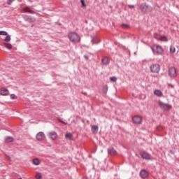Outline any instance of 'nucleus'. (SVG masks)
Listing matches in <instances>:
<instances>
[{"mask_svg":"<svg viewBox=\"0 0 179 179\" xmlns=\"http://www.w3.org/2000/svg\"><path fill=\"white\" fill-rule=\"evenodd\" d=\"M68 38H69L71 43H80V36L76 32H70L68 34Z\"/></svg>","mask_w":179,"mask_h":179,"instance_id":"obj_1","label":"nucleus"},{"mask_svg":"<svg viewBox=\"0 0 179 179\" xmlns=\"http://www.w3.org/2000/svg\"><path fill=\"white\" fill-rule=\"evenodd\" d=\"M151 48L154 54H157V55H162L164 52L163 48L159 45H153Z\"/></svg>","mask_w":179,"mask_h":179,"instance_id":"obj_2","label":"nucleus"},{"mask_svg":"<svg viewBox=\"0 0 179 179\" xmlns=\"http://www.w3.org/2000/svg\"><path fill=\"white\" fill-rule=\"evenodd\" d=\"M150 70L152 73H159V72H160V65L158 64H151L150 66Z\"/></svg>","mask_w":179,"mask_h":179,"instance_id":"obj_3","label":"nucleus"},{"mask_svg":"<svg viewBox=\"0 0 179 179\" xmlns=\"http://www.w3.org/2000/svg\"><path fill=\"white\" fill-rule=\"evenodd\" d=\"M140 9L141 12L143 13H148V12H152V7L146 5L145 3H143L140 6Z\"/></svg>","mask_w":179,"mask_h":179,"instance_id":"obj_4","label":"nucleus"},{"mask_svg":"<svg viewBox=\"0 0 179 179\" xmlns=\"http://www.w3.org/2000/svg\"><path fill=\"white\" fill-rule=\"evenodd\" d=\"M158 105H159V107H160V108H162V110H165L166 111L171 110V105L164 103L162 101H158Z\"/></svg>","mask_w":179,"mask_h":179,"instance_id":"obj_5","label":"nucleus"},{"mask_svg":"<svg viewBox=\"0 0 179 179\" xmlns=\"http://www.w3.org/2000/svg\"><path fill=\"white\" fill-rule=\"evenodd\" d=\"M154 38L156 40H157L158 41L167 42L169 41V39L167 38V36H163V35H160V34H154Z\"/></svg>","mask_w":179,"mask_h":179,"instance_id":"obj_6","label":"nucleus"},{"mask_svg":"<svg viewBox=\"0 0 179 179\" xmlns=\"http://www.w3.org/2000/svg\"><path fill=\"white\" fill-rule=\"evenodd\" d=\"M169 75L170 78H176L177 76V70L174 67H171L169 69Z\"/></svg>","mask_w":179,"mask_h":179,"instance_id":"obj_7","label":"nucleus"},{"mask_svg":"<svg viewBox=\"0 0 179 179\" xmlns=\"http://www.w3.org/2000/svg\"><path fill=\"white\" fill-rule=\"evenodd\" d=\"M36 138L37 141H44V139H45V134L43 131H40L37 133Z\"/></svg>","mask_w":179,"mask_h":179,"instance_id":"obj_8","label":"nucleus"},{"mask_svg":"<svg viewBox=\"0 0 179 179\" xmlns=\"http://www.w3.org/2000/svg\"><path fill=\"white\" fill-rule=\"evenodd\" d=\"M49 138L52 141H56V139H58V134L57 131H50L49 133Z\"/></svg>","mask_w":179,"mask_h":179,"instance_id":"obj_9","label":"nucleus"},{"mask_svg":"<svg viewBox=\"0 0 179 179\" xmlns=\"http://www.w3.org/2000/svg\"><path fill=\"white\" fill-rule=\"evenodd\" d=\"M142 159H145V160H150V155L146 152H142L140 153Z\"/></svg>","mask_w":179,"mask_h":179,"instance_id":"obj_10","label":"nucleus"},{"mask_svg":"<svg viewBox=\"0 0 179 179\" xmlns=\"http://www.w3.org/2000/svg\"><path fill=\"white\" fill-rule=\"evenodd\" d=\"M133 122L134 124H142V117H141V116H134L133 117Z\"/></svg>","mask_w":179,"mask_h":179,"instance_id":"obj_11","label":"nucleus"},{"mask_svg":"<svg viewBox=\"0 0 179 179\" xmlns=\"http://www.w3.org/2000/svg\"><path fill=\"white\" fill-rule=\"evenodd\" d=\"M149 176V173L147 172L146 170H141V171L140 172V177H141V178H148Z\"/></svg>","mask_w":179,"mask_h":179,"instance_id":"obj_12","label":"nucleus"},{"mask_svg":"<svg viewBox=\"0 0 179 179\" xmlns=\"http://www.w3.org/2000/svg\"><path fill=\"white\" fill-rule=\"evenodd\" d=\"M21 12H22V13H24L26 12H28V13H34V11L31 10L30 8L27 7V6L21 8Z\"/></svg>","mask_w":179,"mask_h":179,"instance_id":"obj_13","label":"nucleus"},{"mask_svg":"<svg viewBox=\"0 0 179 179\" xmlns=\"http://www.w3.org/2000/svg\"><path fill=\"white\" fill-rule=\"evenodd\" d=\"M1 96H8L9 94V90L5 87H2L0 92Z\"/></svg>","mask_w":179,"mask_h":179,"instance_id":"obj_14","label":"nucleus"},{"mask_svg":"<svg viewBox=\"0 0 179 179\" xmlns=\"http://www.w3.org/2000/svg\"><path fill=\"white\" fill-rule=\"evenodd\" d=\"M24 19L27 22H31V23H33V22H36V18L31 17L29 15H25Z\"/></svg>","mask_w":179,"mask_h":179,"instance_id":"obj_15","label":"nucleus"},{"mask_svg":"<svg viewBox=\"0 0 179 179\" xmlns=\"http://www.w3.org/2000/svg\"><path fill=\"white\" fill-rule=\"evenodd\" d=\"M154 94L158 97H162V96H163V92H162L159 90H156L154 91Z\"/></svg>","mask_w":179,"mask_h":179,"instance_id":"obj_16","label":"nucleus"},{"mask_svg":"<svg viewBox=\"0 0 179 179\" xmlns=\"http://www.w3.org/2000/svg\"><path fill=\"white\" fill-rule=\"evenodd\" d=\"M102 64H103V65H108V64H110V59L108 57L102 59Z\"/></svg>","mask_w":179,"mask_h":179,"instance_id":"obj_17","label":"nucleus"},{"mask_svg":"<svg viewBox=\"0 0 179 179\" xmlns=\"http://www.w3.org/2000/svg\"><path fill=\"white\" fill-rule=\"evenodd\" d=\"M92 131L93 132V134H97V132L99 131V127L93 125L92 127Z\"/></svg>","mask_w":179,"mask_h":179,"instance_id":"obj_18","label":"nucleus"},{"mask_svg":"<svg viewBox=\"0 0 179 179\" xmlns=\"http://www.w3.org/2000/svg\"><path fill=\"white\" fill-rule=\"evenodd\" d=\"M32 163L35 166H38L40 164V159H38V158H35L32 160Z\"/></svg>","mask_w":179,"mask_h":179,"instance_id":"obj_19","label":"nucleus"},{"mask_svg":"<svg viewBox=\"0 0 179 179\" xmlns=\"http://www.w3.org/2000/svg\"><path fill=\"white\" fill-rule=\"evenodd\" d=\"M108 153H110V155H117V151H115L114 148H110L108 150Z\"/></svg>","mask_w":179,"mask_h":179,"instance_id":"obj_20","label":"nucleus"},{"mask_svg":"<svg viewBox=\"0 0 179 179\" xmlns=\"http://www.w3.org/2000/svg\"><path fill=\"white\" fill-rule=\"evenodd\" d=\"M3 45L6 47L8 50H12V44L4 43Z\"/></svg>","mask_w":179,"mask_h":179,"instance_id":"obj_21","label":"nucleus"},{"mask_svg":"<svg viewBox=\"0 0 179 179\" xmlns=\"http://www.w3.org/2000/svg\"><path fill=\"white\" fill-rule=\"evenodd\" d=\"M66 139H69L70 141L72 140V134L71 133H67L65 135Z\"/></svg>","mask_w":179,"mask_h":179,"instance_id":"obj_22","label":"nucleus"},{"mask_svg":"<svg viewBox=\"0 0 179 179\" xmlns=\"http://www.w3.org/2000/svg\"><path fill=\"white\" fill-rule=\"evenodd\" d=\"M6 142L7 143H9V142H13V138H12V137H6Z\"/></svg>","mask_w":179,"mask_h":179,"instance_id":"obj_23","label":"nucleus"},{"mask_svg":"<svg viewBox=\"0 0 179 179\" xmlns=\"http://www.w3.org/2000/svg\"><path fill=\"white\" fill-rule=\"evenodd\" d=\"M6 37L4 38V41H6V43H9V41H10L11 38H10V36L9 35H6Z\"/></svg>","mask_w":179,"mask_h":179,"instance_id":"obj_24","label":"nucleus"},{"mask_svg":"<svg viewBox=\"0 0 179 179\" xmlns=\"http://www.w3.org/2000/svg\"><path fill=\"white\" fill-rule=\"evenodd\" d=\"M35 178H36V179H41V178H43V176L41 175V173H37L36 176H35Z\"/></svg>","mask_w":179,"mask_h":179,"instance_id":"obj_25","label":"nucleus"},{"mask_svg":"<svg viewBox=\"0 0 179 179\" xmlns=\"http://www.w3.org/2000/svg\"><path fill=\"white\" fill-rule=\"evenodd\" d=\"M92 42L94 44L97 43V36H94L92 38Z\"/></svg>","mask_w":179,"mask_h":179,"instance_id":"obj_26","label":"nucleus"},{"mask_svg":"<svg viewBox=\"0 0 179 179\" xmlns=\"http://www.w3.org/2000/svg\"><path fill=\"white\" fill-rule=\"evenodd\" d=\"M0 36H8V32L5 31H0Z\"/></svg>","mask_w":179,"mask_h":179,"instance_id":"obj_27","label":"nucleus"},{"mask_svg":"<svg viewBox=\"0 0 179 179\" xmlns=\"http://www.w3.org/2000/svg\"><path fill=\"white\" fill-rule=\"evenodd\" d=\"M81 5L83 8H86V3L85 2V0H80Z\"/></svg>","mask_w":179,"mask_h":179,"instance_id":"obj_28","label":"nucleus"},{"mask_svg":"<svg viewBox=\"0 0 179 179\" xmlns=\"http://www.w3.org/2000/svg\"><path fill=\"white\" fill-rule=\"evenodd\" d=\"M170 51L172 54H174V52H176V48L174 47H171L170 48Z\"/></svg>","mask_w":179,"mask_h":179,"instance_id":"obj_29","label":"nucleus"},{"mask_svg":"<svg viewBox=\"0 0 179 179\" xmlns=\"http://www.w3.org/2000/svg\"><path fill=\"white\" fill-rule=\"evenodd\" d=\"M10 99H12V100H15V99H17V96H16V95H15V94H12L10 95Z\"/></svg>","mask_w":179,"mask_h":179,"instance_id":"obj_30","label":"nucleus"},{"mask_svg":"<svg viewBox=\"0 0 179 179\" xmlns=\"http://www.w3.org/2000/svg\"><path fill=\"white\" fill-rule=\"evenodd\" d=\"M110 80L112 82H117V77H110Z\"/></svg>","mask_w":179,"mask_h":179,"instance_id":"obj_31","label":"nucleus"},{"mask_svg":"<svg viewBox=\"0 0 179 179\" xmlns=\"http://www.w3.org/2000/svg\"><path fill=\"white\" fill-rule=\"evenodd\" d=\"M15 0H7L8 5H12V2H13Z\"/></svg>","mask_w":179,"mask_h":179,"instance_id":"obj_32","label":"nucleus"},{"mask_svg":"<svg viewBox=\"0 0 179 179\" xmlns=\"http://www.w3.org/2000/svg\"><path fill=\"white\" fill-rule=\"evenodd\" d=\"M108 90V88L107 87H104L103 88V92H105V93H107Z\"/></svg>","mask_w":179,"mask_h":179,"instance_id":"obj_33","label":"nucleus"},{"mask_svg":"<svg viewBox=\"0 0 179 179\" xmlns=\"http://www.w3.org/2000/svg\"><path fill=\"white\" fill-rule=\"evenodd\" d=\"M122 27L123 29H128V24H122Z\"/></svg>","mask_w":179,"mask_h":179,"instance_id":"obj_34","label":"nucleus"},{"mask_svg":"<svg viewBox=\"0 0 179 179\" xmlns=\"http://www.w3.org/2000/svg\"><path fill=\"white\" fill-rule=\"evenodd\" d=\"M129 8H134V6H129Z\"/></svg>","mask_w":179,"mask_h":179,"instance_id":"obj_35","label":"nucleus"},{"mask_svg":"<svg viewBox=\"0 0 179 179\" xmlns=\"http://www.w3.org/2000/svg\"><path fill=\"white\" fill-rule=\"evenodd\" d=\"M20 179H22V178H20Z\"/></svg>","mask_w":179,"mask_h":179,"instance_id":"obj_36","label":"nucleus"}]
</instances>
